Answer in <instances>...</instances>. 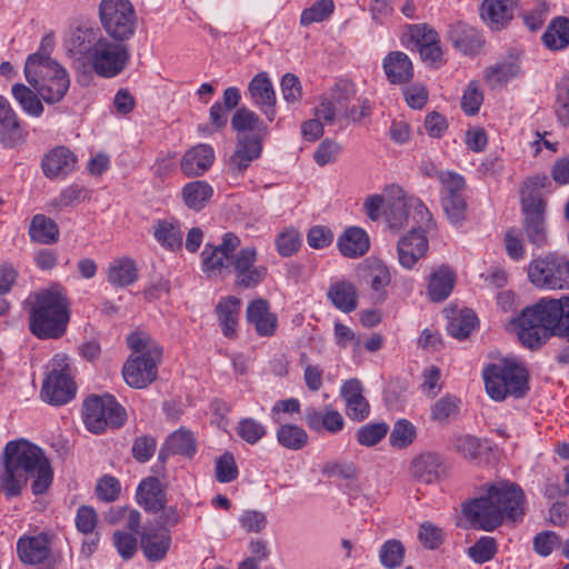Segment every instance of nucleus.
Wrapping results in <instances>:
<instances>
[{
	"label": "nucleus",
	"mask_w": 569,
	"mask_h": 569,
	"mask_svg": "<svg viewBox=\"0 0 569 569\" xmlns=\"http://www.w3.org/2000/svg\"><path fill=\"white\" fill-rule=\"evenodd\" d=\"M30 478L32 493H46L53 481L50 460L40 447L30 441H9L0 461V493L8 500L19 497Z\"/></svg>",
	"instance_id": "nucleus-1"
},
{
	"label": "nucleus",
	"mask_w": 569,
	"mask_h": 569,
	"mask_svg": "<svg viewBox=\"0 0 569 569\" xmlns=\"http://www.w3.org/2000/svg\"><path fill=\"white\" fill-rule=\"evenodd\" d=\"M240 238L233 232H226L218 246L206 244L201 258L202 270L208 276L221 274L223 271L234 273V284L242 289L258 287L267 277L268 270L257 264L256 247H244L238 252Z\"/></svg>",
	"instance_id": "nucleus-2"
},
{
	"label": "nucleus",
	"mask_w": 569,
	"mask_h": 569,
	"mask_svg": "<svg viewBox=\"0 0 569 569\" xmlns=\"http://www.w3.org/2000/svg\"><path fill=\"white\" fill-rule=\"evenodd\" d=\"M520 342L537 349L551 336L569 342V296L561 299H540L525 308L513 320Z\"/></svg>",
	"instance_id": "nucleus-3"
},
{
	"label": "nucleus",
	"mask_w": 569,
	"mask_h": 569,
	"mask_svg": "<svg viewBox=\"0 0 569 569\" xmlns=\"http://www.w3.org/2000/svg\"><path fill=\"white\" fill-rule=\"evenodd\" d=\"M29 330L39 339H59L70 321V301L59 283L32 292L26 300Z\"/></svg>",
	"instance_id": "nucleus-4"
},
{
	"label": "nucleus",
	"mask_w": 569,
	"mask_h": 569,
	"mask_svg": "<svg viewBox=\"0 0 569 569\" xmlns=\"http://www.w3.org/2000/svg\"><path fill=\"white\" fill-rule=\"evenodd\" d=\"M28 83L48 104L60 102L70 87V77L58 61L41 53H32L24 63Z\"/></svg>",
	"instance_id": "nucleus-5"
},
{
	"label": "nucleus",
	"mask_w": 569,
	"mask_h": 569,
	"mask_svg": "<svg viewBox=\"0 0 569 569\" xmlns=\"http://www.w3.org/2000/svg\"><path fill=\"white\" fill-rule=\"evenodd\" d=\"M482 377L488 396L502 401L508 397L523 398L529 391V372L515 358H505L483 368Z\"/></svg>",
	"instance_id": "nucleus-6"
},
{
	"label": "nucleus",
	"mask_w": 569,
	"mask_h": 569,
	"mask_svg": "<svg viewBox=\"0 0 569 569\" xmlns=\"http://www.w3.org/2000/svg\"><path fill=\"white\" fill-rule=\"evenodd\" d=\"M98 16L103 31L111 40L129 41L133 38L138 17L130 0H101Z\"/></svg>",
	"instance_id": "nucleus-7"
},
{
	"label": "nucleus",
	"mask_w": 569,
	"mask_h": 569,
	"mask_svg": "<svg viewBox=\"0 0 569 569\" xmlns=\"http://www.w3.org/2000/svg\"><path fill=\"white\" fill-rule=\"evenodd\" d=\"M126 417L124 408L111 395L90 396L83 402V422L93 433L121 427Z\"/></svg>",
	"instance_id": "nucleus-8"
},
{
	"label": "nucleus",
	"mask_w": 569,
	"mask_h": 569,
	"mask_svg": "<svg viewBox=\"0 0 569 569\" xmlns=\"http://www.w3.org/2000/svg\"><path fill=\"white\" fill-rule=\"evenodd\" d=\"M130 58L128 41L102 36L89 62L98 76L114 78L128 67Z\"/></svg>",
	"instance_id": "nucleus-9"
},
{
	"label": "nucleus",
	"mask_w": 569,
	"mask_h": 569,
	"mask_svg": "<svg viewBox=\"0 0 569 569\" xmlns=\"http://www.w3.org/2000/svg\"><path fill=\"white\" fill-rule=\"evenodd\" d=\"M76 395V385L70 376L67 357L57 355L51 362V369L43 381L41 397L44 401L60 406L69 402Z\"/></svg>",
	"instance_id": "nucleus-10"
},
{
	"label": "nucleus",
	"mask_w": 569,
	"mask_h": 569,
	"mask_svg": "<svg viewBox=\"0 0 569 569\" xmlns=\"http://www.w3.org/2000/svg\"><path fill=\"white\" fill-rule=\"evenodd\" d=\"M528 277L538 288L562 289L569 284V260L548 254L529 264Z\"/></svg>",
	"instance_id": "nucleus-11"
},
{
	"label": "nucleus",
	"mask_w": 569,
	"mask_h": 569,
	"mask_svg": "<svg viewBox=\"0 0 569 569\" xmlns=\"http://www.w3.org/2000/svg\"><path fill=\"white\" fill-rule=\"evenodd\" d=\"M521 211L523 214L522 227L528 241L536 247L546 246L548 243L547 200L536 193H530L521 199Z\"/></svg>",
	"instance_id": "nucleus-12"
},
{
	"label": "nucleus",
	"mask_w": 569,
	"mask_h": 569,
	"mask_svg": "<svg viewBox=\"0 0 569 569\" xmlns=\"http://www.w3.org/2000/svg\"><path fill=\"white\" fill-rule=\"evenodd\" d=\"M161 355L162 348L154 346L143 355L130 356L122 368L124 381L132 388H146L157 377V365Z\"/></svg>",
	"instance_id": "nucleus-13"
},
{
	"label": "nucleus",
	"mask_w": 569,
	"mask_h": 569,
	"mask_svg": "<svg viewBox=\"0 0 569 569\" xmlns=\"http://www.w3.org/2000/svg\"><path fill=\"white\" fill-rule=\"evenodd\" d=\"M488 492L501 513L502 522H517L523 518L526 497L519 485L502 481L489 486Z\"/></svg>",
	"instance_id": "nucleus-14"
},
{
	"label": "nucleus",
	"mask_w": 569,
	"mask_h": 569,
	"mask_svg": "<svg viewBox=\"0 0 569 569\" xmlns=\"http://www.w3.org/2000/svg\"><path fill=\"white\" fill-rule=\"evenodd\" d=\"M461 512L472 529L491 532L502 525L501 513L488 491L485 496L465 501Z\"/></svg>",
	"instance_id": "nucleus-15"
},
{
	"label": "nucleus",
	"mask_w": 569,
	"mask_h": 569,
	"mask_svg": "<svg viewBox=\"0 0 569 569\" xmlns=\"http://www.w3.org/2000/svg\"><path fill=\"white\" fill-rule=\"evenodd\" d=\"M27 138V124L19 118L9 100L0 94V144L14 149L22 146Z\"/></svg>",
	"instance_id": "nucleus-16"
},
{
	"label": "nucleus",
	"mask_w": 569,
	"mask_h": 569,
	"mask_svg": "<svg viewBox=\"0 0 569 569\" xmlns=\"http://www.w3.org/2000/svg\"><path fill=\"white\" fill-rule=\"evenodd\" d=\"M101 37L98 28L80 26L70 30L63 46L69 56L90 61Z\"/></svg>",
	"instance_id": "nucleus-17"
},
{
	"label": "nucleus",
	"mask_w": 569,
	"mask_h": 569,
	"mask_svg": "<svg viewBox=\"0 0 569 569\" xmlns=\"http://www.w3.org/2000/svg\"><path fill=\"white\" fill-rule=\"evenodd\" d=\"M445 468L443 455L437 451H422L411 460L409 472L415 480L430 485L441 478Z\"/></svg>",
	"instance_id": "nucleus-18"
},
{
	"label": "nucleus",
	"mask_w": 569,
	"mask_h": 569,
	"mask_svg": "<svg viewBox=\"0 0 569 569\" xmlns=\"http://www.w3.org/2000/svg\"><path fill=\"white\" fill-rule=\"evenodd\" d=\"M78 166V157L66 146L50 149L42 158L41 169L48 179L66 178Z\"/></svg>",
	"instance_id": "nucleus-19"
},
{
	"label": "nucleus",
	"mask_w": 569,
	"mask_h": 569,
	"mask_svg": "<svg viewBox=\"0 0 569 569\" xmlns=\"http://www.w3.org/2000/svg\"><path fill=\"white\" fill-rule=\"evenodd\" d=\"M448 40L466 56H476L485 44V38L475 27L458 21L448 27Z\"/></svg>",
	"instance_id": "nucleus-20"
},
{
	"label": "nucleus",
	"mask_w": 569,
	"mask_h": 569,
	"mask_svg": "<svg viewBox=\"0 0 569 569\" xmlns=\"http://www.w3.org/2000/svg\"><path fill=\"white\" fill-rule=\"evenodd\" d=\"M249 96L256 107L272 121L276 117V92L267 72L257 73L248 84Z\"/></svg>",
	"instance_id": "nucleus-21"
},
{
	"label": "nucleus",
	"mask_w": 569,
	"mask_h": 569,
	"mask_svg": "<svg viewBox=\"0 0 569 569\" xmlns=\"http://www.w3.org/2000/svg\"><path fill=\"white\" fill-rule=\"evenodd\" d=\"M428 239L423 231L412 228L401 237L397 244L398 260L401 267L411 269L428 250Z\"/></svg>",
	"instance_id": "nucleus-22"
},
{
	"label": "nucleus",
	"mask_w": 569,
	"mask_h": 569,
	"mask_svg": "<svg viewBox=\"0 0 569 569\" xmlns=\"http://www.w3.org/2000/svg\"><path fill=\"white\" fill-rule=\"evenodd\" d=\"M261 151L262 146L258 138L250 136L239 138L228 161V171L232 176L242 174L250 163L260 157Z\"/></svg>",
	"instance_id": "nucleus-23"
},
{
	"label": "nucleus",
	"mask_w": 569,
	"mask_h": 569,
	"mask_svg": "<svg viewBox=\"0 0 569 569\" xmlns=\"http://www.w3.org/2000/svg\"><path fill=\"white\" fill-rule=\"evenodd\" d=\"M214 158V150L211 146L199 143L184 152L180 161V169L187 177H200L213 164Z\"/></svg>",
	"instance_id": "nucleus-24"
},
{
	"label": "nucleus",
	"mask_w": 569,
	"mask_h": 569,
	"mask_svg": "<svg viewBox=\"0 0 569 569\" xmlns=\"http://www.w3.org/2000/svg\"><path fill=\"white\" fill-rule=\"evenodd\" d=\"M50 543L43 533L30 537H21L17 542V555L26 565H39L50 556Z\"/></svg>",
	"instance_id": "nucleus-25"
},
{
	"label": "nucleus",
	"mask_w": 569,
	"mask_h": 569,
	"mask_svg": "<svg viewBox=\"0 0 569 569\" xmlns=\"http://www.w3.org/2000/svg\"><path fill=\"white\" fill-rule=\"evenodd\" d=\"M246 317L260 337H270L277 329L278 319L270 312L269 302L266 299L259 298L251 301L247 307Z\"/></svg>",
	"instance_id": "nucleus-26"
},
{
	"label": "nucleus",
	"mask_w": 569,
	"mask_h": 569,
	"mask_svg": "<svg viewBox=\"0 0 569 569\" xmlns=\"http://www.w3.org/2000/svg\"><path fill=\"white\" fill-rule=\"evenodd\" d=\"M136 499L147 512L157 513L166 506V491L156 477L143 479L136 492Z\"/></svg>",
	"instance_id": "nucleus-27"
},
{
	"label": "nucleus",
	"mask_w": 569,
	"mask_h": 569,
	"mask_svg": "<svg viewBox=\"0 0 569 569\" xmlns=\"http://www.w3.org/2000/svg\"><path fill=\"white\" fill-rule=\"evenodd\" d=\"M305 420L308 428L316 432L326 430L329 433L336 435L345 427L342 415L329 408L319 410L315 407H308L305 409Z\"/></svg>",
	"instance_id": "nucleus-28"
},
{
	"label": "nucleus",
	"mask_w": 569,
	"mask_h": 569,
	"mask_svg": "<svg viewBox=\"0 0 569 569\" xmlns=\"http://www.w3.org/2000/svg\"><path fill=\"white\" fill-rule=\"evenodd\" d=\"M341 396L347 405V415L356 421L365 420L370 412V406L362 395V385L358 379L346 381L341 388Z\"/></svg>",
	"instance_id": "nucleus-29"
},
{
	"label": "nucleus",
	"mask_w": 569,
	"mask_h": 569,
	"mask_svg": "<svg viewBox=\"0 0 569 569\" xmlns=\"http://www.w3.org/2000/svg\"><path fill=\"white\" fill-rule=\"evenodd\" d=\"M383 71L392 84H405L413 78V64L402 51L389 52L383 59Z\"/></svg>",
	"instance_id": "nucleus-30"
},
{
	"label": "nucleus",
	"mask_w": 569,
	"mask_h": 569,
	"mask_svg": "<svg viewBox=\"0 0 569 569\" xmlns=\"http://www.w3.org/2000/svg\"><path fill=\"white\" fill-rule=\"evenodd\" d=\"M515 7L513 0H483L480 14L491 29L501 30L513 19Z\"/></svg>",
	"instance_id": "nucleus-31"
},
{
	"label": "nucleus",
	"mask_w": 569,
	"mask_h": 569,
	"mask_svg": "<svg viewBox=\"0 0 569 569\" xmlns=\"http://www.w3.org/2000/svg\"><path fill=\"white\" fill-rule=\"evenodd\" d=\"M327 298L335 308L345 313H350L358 307L359 295L352 282L338 280L328 288Z\"/></svg>",
	"instance_id": "nucleus-32"
},
{
	"label": "nucleus",
	"mask_w": 569,
	"mask_h": 569,
	"mask_svg": "<svg viewBox=\"0 0 569 569\" xmlns=\"http://www.w3.org/2000/svg\"><path fill=\"white\" fill-rule=\"evenodd\" d=\"M337 246L343 257L359 258L368 252L370 241L363 229L360 227H349L338 238Z\"/></svg>",
	"instance_id": "nucleus-33"
},
{
	"label": "nucleus",
	"mask_w": 569,
	"mask_h": 569,
	"mask_svg": "<svg viewBox=\"0 0 569 569\" xmlns=\"http://www.w3.org/2000/svg\"><path fill=\"white\" fill-rule=\"evenodd\" d=\"M152 234L166 250L174 252L182 248L183 231L180 222L176 219L156 220Z\"/></svg>",
	"instance_id": "nucleus-34"
},
{
	"label": "nucleus",
	"mask_w": 569,
	"mask_h": 569,
	"mask_svg": "<svg viewBox=\"0 0 569 569\" xmlns=\"http://www.w3.org/2000/svg\"><path fill=\"white\" fill-rule=\"evenodd\" d=\"M171 546L168 532L159 530H143L140 533V547L149 561L162 560Z\"/></svg>",
	"instance_id": "nucleus-35"
},
{
	"label": "nucleus",
	"mask_w": 569,
	"mask_h": 569,
	"mask_svg": "<svg viewBox=\"0 0 569 569\" xmlns=\"http://www.w3.org/2000/svg\"><path fill=\"white\" fill-rule=\"evenodd\" d=\"M241 300L234 296L222 298L216 307L219 325L227 338L237 336Z\"/></svg>",
	"instance_id": "nucleus-36"
},
{
	"label": "nucleus",
	"mask_w": 569,
	"mask_h": 569,
	"mask_svg": "<svg viewBox=\"0 0 569 569\" xmlns=\"http://www.w3.org/2000/svg\"><path fill=\"white\" fill-rule=\"evenodd\" d=\"M456 283V273L448 266H440L435 270L428 282V296L433 302H441L446 300Z\"/></svg>",
	"instance_id": "nucleus-37"
},
{
	"label": "nucleus",
	"mask_w": 569,
	"mask_h": 569,
	"mask_svg": "<svg viewBox=\"0 0 569 569\" xmlns=\"http://www.w3.org/2000/svg\"><path fill=\"white\" fill-rule=\"evenodd\" d=\"M353 91L351 88L345 84H338L331 93V98L329 100L335 102V108L337 109L338 117L349 118L353 121H360L362 118H366L370 114V104L368 100L362 101L361 111L359 114H356V107L348 108V102L351 99Z\"/></svg>",
	"instance_id": "nucleus-38"
},
{
	"label": "nucleus",
	"mask_w": 569,
	"mask_h": 569,
	"mask_svg": "<svg viewBox=\"0 0 569 569\" xmlns=\"http://www.w3.org/2000/svg\"><path fill=\"white\" fill-rule=\"evenodd\" d=\"M107 278L114 287L122 288L132 284L138 279L136 262L128 257L113 260L109 264Z\"/></svg>",
	"instance_id": "nucleus-39"
},
{
	"label": "nucleus",
	"mask_w": 569,
	"mask_h": 569,
	"mask_svg": "<svg viewBox=\"0 0 569 569\" xmlns=\"http://www.w3.org/2000/svg\"><path fill=\"white\" fill-rule=\"evenodd\" d=\"M521 66L517 57L510 56L486 69V81L491 87L508 82L521 74Z\"/></svg>",
	"instance_id": "nucleus-40"
},
{
	"label": "nucleus",
	"mask_w": 569,
	"mask_h": 569,
	"mask_svg": "<svg viewBox=\"0 0 569 569\" xmlns=\"http://www.w3.org/2000/svg\"><path fill=\"white\" fill-rule=\"evenodd\" d=\"M30 239L42 244L56 243L59 239L58 224L49 217L38 213L29 226Z\"/></svg>",
	"instance_id": "nucleus-41"
},
{
	"label": "nucleus",
	"mask_w": 569,
	"mask_h": 569,
	"mask_svg": "<svg viewBox=\"0 0 569 569\" xmlns=\"http://www.w3.org/2000/svg\"><path fill=\"white\" fill-rule=\"evenodd\" d=\"M541 39L550 50L557 51L567 48L569 46V19L566 17L552 19Z\"/></svg>",
	"instance_id": "nucleus-42"
},
{
	"label": "nucleus",
	"mask_w": 569,
	"mask_h": 569,
	"mask_svg": "<svg viewBox=\"0 0 569 569\" xmlns=\"http://www.w3.org/2000/svg\"><path fill=\"white\" fill-rule=\"evenodd\" d=\"M212 194V187L203 180L189 182L182 188V198L186 206L196 211L203 209Z\"/></svg>",
	"instance_id": "nucleus-43"
},
{
	"label": "nucleus",
	"mask_w": 569,
	"mask_h": 569,
	"mask_svg": "<svg viewBox=\"0 0 569 569\" xmlns=\"http://www.w3.org/2000/svg\"><path fill=\"white\" fill-rule=\"evenodd\" d=\"M11 91L13 98L28 116L38 118L43 113L44 108L38 92L36 93L23 83L13 84Z\"/></svg>",
	"instance_id": "nucleus-44"
},
{
	"label": "nucleus",
	"mask_w": 569,
	"mask_h": 569,
	"mask_svg": "<svg viewBox=\"0 0 569 569\" xmlns=\"http://www.w3.org/2000/svg\"><path fill=\"white\" fill-rule=\"evenodd\" d=\"M409 198L410 196L401 194L388 202L387 222L389 228L396 232L408 223L410 216Z\"/></svg>",
	"instance_id": "nucleus-45"
},
{
	"label": "nucleus",
	"mask_w": 569,
	"mask_h": 569,
	"mask_svg": "<svg viewBox=\"0 0 569 569\" xmlns=\"http://www.w3.org/2000/svg\"><path fill=\"white\" fill-rule=\"evenodd\" d=\"M448 448L467 460H476L481 455V441L471 435L457 433L451 436Z\"/></svg>",
	"instance_id": "nucleus-46"
},
{
	"label": "nucleus",
	"mask_w": 569,
	"mask_h": 569,
	"mask_svg": "<svg viewBox=\"0 0 569 569\" xmlns=\"http://www.w3.org/2000/svg\"><path fill=\"white\" fill-rule=\"evenodd\" d=\"M308 433L302 427L283 423L277 429V440L286 449L300 450L308 443Z\"/></svg>",
	"instance_id": "nucleus-47"
},
{
	"label": "nucleus",
	"mask_w": 569,
	"mask_h": 569,
	"mask_svg": "<svg viewBox=\"0 0 569 569\" xmlns=\"http://www.w3.org/2000/svg\"><path fill=\"white\" fill-rule=\"evenodd\" d=\"M168 448L174 455L192 458L197 452V441L191 431L180 428L172 432L168 438Z\"/></svg>",
	"instance_id": "nucleus-48"
},
{
	"label": "nucleus",
	"mask_w": 569,
	"mask_h": 569,
	"mask_svg": "<svg viewBox=\"0 0 569 569\" xmlns=\"http://www.w3.org/2000/svg\"><path fill=\"white\" fill-rule=\"evenodd\" d=\"M417 438V429L407 419H398L390 432L389 443L395 449L408 448Z\"/></svg>",
	"instance_id": "nucleus-49"
},
{
	"label": "nucleus",
	"mask_w": 569,
	"mask_h": 569,
	"mask_svg": "<svg viewBox=\"0 0 569 569\" xmlns=\"http://www.w3.org/2000/svg\"><path fill=\"white\" fill-rule=\"evenodd\" d=\"M477 321L476 313L471 309H465L448 322V333L459 340L466 339L476 328Z\"/></svg>",
	"instance_id": "nucleus-50"
},
{
	"label": "nucleus",
	"mask_w": 569,
	"mask_h": 569,
	"mask_svg": "<svg viewBox=\"0 0 569 569\" xmlns=\"http://www.w3.org/2000/svg\"><path fill=\"white\" fill-rule=\"evenodd\" d=\"M406 549L398 539H389L382 543L379 550L381 565L387 569H395L402 565Z\"/></svg>",
	"instance_id": "nucleus-51"
},
{
	"label": "nucleus",
	"mask_w": 569,
	"mask_h": 569,
	"mask_svg": "<svg viewBox=\"0 0 569 569\" xmlns=\"http://www.w3.org/2000/svg\"><path fill=\"white\" fill-rule=\"evenodd\" d=\"M369 286L373 291L375 298L378 301H383L387 298L386 288L390 284L391 273L389 268L383 263L372 266L368 273Z\"/></svg>",
	"instance_id": "nucleus-52"
},
{
	"label": "nucleus",
	"mask_w": 569,
	"mask_h": 569,
	"mask_svg": "<svg viewBox=\"0 0 569 569\" xmlns=\"http://www.w3.org/2000/svg\"><path fill=\"white\" fill-rule=\"evenodd\" d=\"M461 400L452 395H446L438 399L431 407L430 418L443 423L459 413Z\"/></svg>",
	"instance_id": "nucleus-53"
},
{
	"label": "nucleus",
	"mask_w": 569,
	"mask_h": 569,
	"mask_svg": "<svg viewBox=\"0 0 569 569\" xmlns=\"http://www.w3.org/2000/svg\"><path fill=\"white\" fill-rule=\"evenodd\" d=\"M236 432L247 443L256 445L266 437L267 428L254 418L247 417L238 421Z\"/></svg>",
	"instance_id": "nucleus-54"
},
{
	"label": "nucleus",
	"mask_w": 569,
	"mask_h": 569,
	"mask_svg": "<svg viewBox=\"0 0 569 569\" xmlns=\"http://www.w3.org/2000/svg\"><path fill=\"white\" fill-rule=\"evenodd\" d=\"M333 10V0H318L311 7L302 10L300 24L308 27L315 22H322L332 14Z\"/></svg>",
	"instance_id": "nucleus-55"
},
{
	"label": "nucleus",
	"mask_w": 569,
	"mask_h": 569,
	"mask_svg": "<svg viewBox=\"0 0 569 569\" xmlns=\"http://www.w3.org/2000/svg\"><path fill=\"white\" fill-rule=\"evenodd\" d=\"M443 211L451 224H461L467 218V201L465 196L441 197Z\"/></svg>",
	"instance_id": "nucleus-56"
},
{
	"label": "nucleus",
	"mask_w": 569,
	"mask_h": 569,
	"mask_svg": "<svg viewBox=\"0 0 569 569\" xmlns=\"http://www.w3.org/2000/svg\"><path fill=\"white\" fill-rule=\"evenodd\" d=\"M409 207L413 221L419 226L416 228L417 230H421L426 233L436 228L431 212L419 198L410 196Z\"/></svg>",
	"instance_id": "nucleus-57"
},
{
	"label": "nucleus",
	"mask_w": 569,
	"mask_h": 569,
	"mask_svg": "<svg viewBox=\"0 0 569 569\" xmlns=\"http://www.w3.org/2000/svg\"><path fill=\"white\" fill-rule=\"evenodd\" d=\"M388 430L386 422L367 423L358 429L357 441L366 447L376 446L387 436Z\"/></svg>",
	"instance_id": "nucleus-58"
},
{
	"label": "nucleus",
	"mask_w": 569,
	"mask_h": 569,
	"mask_svg": "<svg viewBox=\"0 0 569 569\" xmlns=\"http://www.w3.org/2000/svg\"><path fill=\"white\" fill-rule=\"evenodd\" d=\"M438 180L441 183V197L463 196L466 189L465 178L456 172L440 171Z\"/></svg>",
	"instance_id": "nucleus-59"
},
{
	"label": "nucleus",
	"mask_w": 569,
	"mask_h": 569,
	"mask_svg": "<svg viewBox=\"0 0 569 569\" xmlns=\"http://www.w3.org/2000/svg\"><path fill=\"white\" fill-rule=\"evenodd\" d=\"M112 543L123 560L131 559L138 550V539L134 532L117 530L112 535Z\"/></svg>",
	"instance_id": "nucleus-60"
},
{
	"label": "nucleus",
	"mask_w": 569,
	"mask_h": 569,
	"mask_svg": "<svg viewBox=\"0 0 569 569\" xmlns=\"http://www.w3.org/2000/svg\"><path fill=\"white\" fill-rule=\"evenodd\" d=\"M497 552V542L492 537H481L468 549L469 557L477 563L490 561Z\"/></svg>",
	"instance_id": "nucleus-61"
},
{
	"label": "nucleus",
	"mask_w": 569,
	"mask_h": 569,
	"mask_svg": "<svg viewBox=\"0 0 569 569\" xmlns=\"http://www.w3.org/2000/svg\"><path fill=\"white\" fill-rule=\"evenodd\" d=\"M84 188L79 184H70L64 188L58 197L50 201L54 209L74 207L84 200Z\"/></svg>",
	"instance_id": "nucleus-62"
},
{
	"label": "nucleus",
	"mask_w": 569,
	"mask_h": 569,
	"mask_svg": "<svg viewBox=\"0 0 569 569\" xmlns=\"http://www.w3.org/2000/svg\"><path fill=\"white\" fill-rule=\"evenodd\" d=\"M301 246V236L296 229H286L276 238L277 251L281 257H291Z\"/></svg>",
	"instance_id": "nucleus-63"
},
{
	"label": "nucleus",
	"mask_w": 569,
	"mask_h": 569,
	"mask_svg": "<svg viewBox=\"0 0 569 569\" xmlns=\"http://www.w3.org/2000/svg\"><path fill=\"white\" fill-rule=\"evenodd\" d=\"M121 492L120 481L110 475L101 477L96 485V495L99 500L112 502L118 499Z\"/></svg>",
	"instance_id": "nucleus-64"
}]
</instances>
